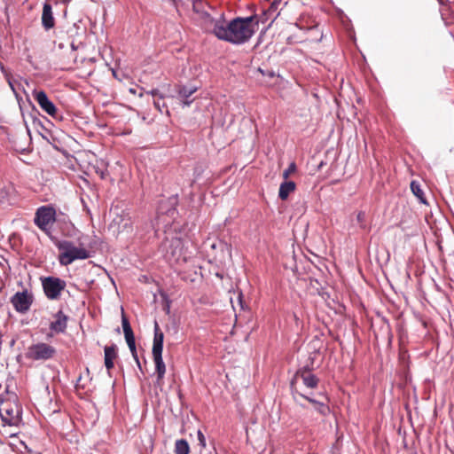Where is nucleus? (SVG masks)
Returning a JSON list of instances; mask_svg holds the SVG:
<instances>
[{"label":"nucleus","mask_w":454,"mask_h":454,"mask_svg":"<svg viewBox=\"0 0 454 454\" xmlns=\"http://www.w3.org/2000/svg\"><path fill=\"white\" fill-rule=\"evenodd\" d=\"M57 355V349L51 344L40 341L30 345L26 352V357L33 361H46Z\"/></svg>","instance_id":"423d86ee"},{"label":"nucleus","mask_w":454,"mask_h":454,"mask_svg":"<svg viewBox=\"0 0 454 454\" xmlns=\"http://www.w3.org/2000/svg\"><path fill=\"white\" fill-rule=\"evenodd\" d=\"M175 453L176 454H189L190 446L186 440L179 439L175 442Z\"/></svg>","instance_id":"412c9836"},{"label":"nucleus","mask_w":454,"mask_h":454,"mask_svg":"<svg viewBox=\"0 0 454 454\" xmlns=\"http://www.w3.org/2000/svg\"><path fill=\"white\" fill-rule=\"evenodd\" d=\"M164 333L160 330L157 322L154 325V337L153 343V354L162 353L163 350Z\"/></svg>","instance_id":"4468645a"},{"label":"nucleus","mask_w":454,"mask_h":454,"mask_svg":"<svg viewBox=\"0 0 454 454\" xmlns=\"http://www.w3.org/2000/svg\"><path fill=\"white\" fill-rule=\"evenodd\" d=\"M318 382V378L309 369H300L296 372L290 383L293 399L298 403V396L301 398L309 396L306 393L302 392L300 383L308 389H314L317 387Z\"/></svg>","instance_id":"7ed1b4c3"},{"label":"nucleus","mask_w":454,"mask_h":454,"mask_svg":"<svg viewBox=\"0 0 454 454\" xmlns=\"http://www.w3.org/2000/svg\"><path fill=\"white\" fill-rule=\"evenodd\" d=\"M71 46H72V49H73V50H76V47L74 46V43H72V45H71Z\"/></svg>","instance_id":"cd10ccee"},{"label":"nucleus","mask_w":454,"mask_h":454,"mask_svg":"<svg viewBox=\"0 0 454 454\" xmlns=\"http://www.w3.org/2000/svg\"><path fill=\"white\" fill-rule=\"evenodd\" d=\"M22 409L18 396L6 392L0 395V417L4 426L19 427L22 421Z\"/></svg>","instance_id":"f03ea898"},{"label":"nucleus","mask_w":454,"mask_h":454,"mask_svg":"<svg viewBox=\"0 0 454 454\" xmlns=\"http://www.w3.org/2000/svg\"><path fill=\"white\" fill-rule=\"evenodd\" d=\"M411 190L414 196L419 200V201L422 204L427 205L428 202L426 199L425 192L421 187V184L417 180H412L411 182Z\"/></svg>","instance_id":"a211bd4d"},{"label":"nucleus","mask_w":454,"mask_h":454,"mask_svg":"<svg viewBox=\"0 0 454 454\" xmlns=\"http://www.w3.org/2000/svg\"><path fill=\"white\" fill-rule=\"evenodd\" d=\"M296 171L295 162H291L286 169L284 170L282 176L285 180H287L289 176Z\"/></svg>","instance_id":"4be33fe9"},{"label":"nucleus","mask_w":454,"mask_h":454,"mask_svg":"<svg viewBox=\"0 0 454 454\" xmlns=\"http://www.w3.org/2000/svg\"><path fill=\"white\" fill-rule=\"evenodd\" d=\"M42 25L46 30L53 28L55 26L52 8L49 3H45L43 7Z\"/></svg>","instance_id":"ddd939ff"},{"label":"nucleus","mask_w":454,"mask_h":454,"mask_svg":"<svg viewBox=\"0 0 454 454\" xmlns=\"http://www.w3.org/2000/svg\"><path fill=\"white\" fill-rule=\"evenodd\" d=\"M33 97L43 111L53 118H57L58 109L55 105L48 98L43 90H34Z\"/></svg>","instance_id":"9b49d317"},{"label":"nucleus","mask_w":454,"mask_h":454,"mask_svg":"<svg viewBox=\"0 0 454 454\" xmlns=\"http://www.w3.org/2000/svg\"><path fill=\"white\" fill-rule=\"evenodd\" d=\"M56 246L59 250L61 251L59 261L63 266H67L75 260H84L90 257V252L88 250L74 246L71 241H58Z\"/></svg>","instance_id":"20e7f679"},{"label":"nucleus","mask_w":454,"mask_h":454,"mask_svg":"<svg viewBox=\"0 0 454 454\" xmlns=\"http://www.w3.org/2000/svg\"><path fill=\"white\" fill-rule=\"evenodd\" d=\"M295 189L296 184L294 181L285 180L279 186L278 197L282 200H286L289 197L290 193L294 192Z\"/></svg>","instance_id":"f3484780"},{"label":"nucleus","mask_w":454,"mask_h":454,"mask_svg":"<svg viewBox=\"0 0 454 454\" xmlns=\"http://www.w3.org/2000/svg\"><path fill=\"white\" fill-rule=\"evenodd\" d=\"M34 301V294L28 288H23L22 291L15 293L10 299L14 310L22 315L30 310Z\"/></svg>","instance_id":"0eeeda50"},{"label":"nucleus","mask_w":454,"mask_h":454,"mask_svg":"<svg viewBox=\"0 0 454 454\" xmlns=\"http://www.w3.org/2000/svg\"><path fill=\"white\" fill-rule=\"evenodd\" d=\"M198 88L196 86H180L178 89V95L181 98L184 99V104L185 106H190L192 101L188 100L189 97L197 91Z\"/></svg>","instance_id":"aec40b11"},{"label":"nucleus","mask_w":454,"mask_h":454,"mask_svg":"<svg viewBox=\"0 0 454 454\" xmlns=\"http://www.w3.org/2000/svg\"><path fill=\"white\" fill-rule=\"evenodd\" d=\"M198 440H199L201 447L205 448L206 447V438H205L204 434H202V432L200 430L198 431Z\"/></svg>","instance_id":"a878e982"},{"label":"nucleus","mask_w":454,"mask_h":454,"mask_svg":"<svg viewBox=\"0 0 454 454\" xmlns=\"http://www.w3.org/2000/svg\"><path fill=\"white\" fill-rule=\"evenodd\" d=\"M356 221L361 228H365V213L359 211L356 215Z\"/></svg>","instance_id":"b1692460"},{"label":"nucleus","mask_w":454,"mask_h":454,"mask_svg":"<svg viewBox=\"0 0 454 454\" xmlns=\"http://www.w3.org/2000/svg\"><path fill=\"white\" fill-rule=\"evenodd\" d=\"M256 15L246 18H235L230 22L216 20L212 28V33L222 41L233 44H242L247 42L255 33L258 25Z\"/></svg>","instance_id":"f257e3e1"},{"label":"nucleus","mask_w":454,"mask_h":454,"mask_svg":"<svg viewBox=\"0 0 454 454\" xmlns=\"http://www.w3.org/2000/svg\"><path fill=\"white\" fill-rule=\"evenodd\" d=\"M104 351H105V366L109 372L114 368V361L117 357L116 347H115V345L106 346L104 348Z\"/></svg>","instance_id":"dca6fc26"},{"label":"nucleus","mask_w":454,"mask_h":454,"mask_svg":"<svg viewBox=\"0 0 454 454\" xmlns=\"http://www.w3.org/2000/svg\"><path fill=\"white\" fill-rule=\"evenodd\" d=\"M42 286L46 297L50 300H58L65 290L66 281L57 277H46L42 279Z\"/></svg>","instance_id":"6e6552de"},{"label":"nucleus","mask_w":454,"mask_h":454,"mask_svg":"<svg viewBox=\"0 0 454 454\" xmlns=\"http://www.w3.org/2000/svg\"><path fill=\"white\" fill-rule=\"evenodd\" d=\"M154 98H160V99H164L165 96L160 92L158 89H153L149 92Z\"/></svg>","instance_id":"393cba45"},{"label":"nucleus","mask_w":454,"mask_h":454,"mask_svg":"<svg viewBox=\"0 0 454 454\" xmlns=\"http://www.w3.org/2000/svg\"><path fill=\"white\" fill-rule=\"evenodd\" d=\"M277 4H277V0H275V1L272 3V4H271L270 9H272V10H274V11H275V10H277Z\"/></svg>","instance_id":"bb28decb"},{"label":"nucleus","mask_w":454,"mask_h":454,"mask_svg":"<svg viewBox=\"0 0 454 454\" xmlns=\"http://www.w3.org/2000/svg\"><path fill=\"white\" fill-rule=\"evenodd\" d=\"M162 99H160V98H156L154 100H153V105L155 106V108L157 110H159L160 113L163 112V109L165 108L166 109V112H168V109H167V106L164 102L160 103Z\"/></svg>","instance_id":"5701e85b"},{"label":"nucleus","mask_w":454,"mask_h":454,"mask_svg":"<svg viewBox=\"0 0 454 454\" xmlns=\"http://www.w3.org/2000/svg\"><path fill=\"white\" fill-rule=\"evenodd\" d=\"M304 399L308 400L310 403H312L314 406V410L321 416L325 417L330 413V408L327 405V403L321 401H317L311 398L309 395L305 397Z\"/></svg>","instance_id":"6ab92c4d"},{"label":"nucleus","mask_w":454,"mask_h":454,"mask_svg":"<svg viewBox=\"0 0 454 454\" xmlns=\"http://www.w3.org/2000/svg\"><path fill=\"white\" fill-rule=\"evenodd\" d=\"M74 69L80 72L81 77H89L95 71L94 58H85L84 56H75L74 59Z\"/></svg>","instance_id":"9d476101"},{"label":"nucleus","mask_w":454,"mask_h":454,"mask_svg":"<svg viewBox=\"0 0 454 454\" xmlns=\"http://www.w3.org/2000/svg\"><path fill=\"white\" fill-rule=\"evenodd\" d=\"M153 362L155 364V370L157 373V384L161 385L162 380L166 373V365L162 359V353L153 354Z\"/></svg>","instance_id":"2eb2a0df"},{"label":"nucleus","mask_w":454,"mask_h":454,"mask_svg":"<svg viewBox=\"0 0 454 454\" xmlns=\"http://www.w3.org/2000/svg\"><path fill=\"white\" fill-rule=\"evenodd\" d=\"M121 325H122V329H123V333H124V337H125L126 342L129 346V348L131 352V355H132L134 360L136 361L138 368L140 369V371H142V366H141V364H140V361H139V358L137 356V352L135 335H134L133 330L130 326L129 321L127 318V317L125 316L123 311H122V315H121Z\"/></svg>","instance_id":"1a4fd4ad"},{"label":"nucleus","mask_w":454,"mask_h":454,"mask_svg":"<svg viewBox=\"0 0 454 454\" xmlns=\"http://www.w3.org/2000/svg\"><path fill=\"white\" fill-rule=\"evenodd\" d=\"M56 209L51 205L39 207L35 213L34 223L45 234L51 233V229L56 222Z\"/></svg>","instance_id":"39448f33"},{"label":"nucleus","mask_w":454,"mask_h":454,"mask_svg":"<svg viewBox=\"0 0 454 454\" xmlns=\"http://www.w3.org/2000/svg\"><path fill=\"white\" fill-rule=\"evenodd\" d=\"M53 317L54 320L50 324L51 331L55 333H65L68 317L62 310H59Z\"/></svg>","instance_id":"f8f14e48"}]
</instances>
